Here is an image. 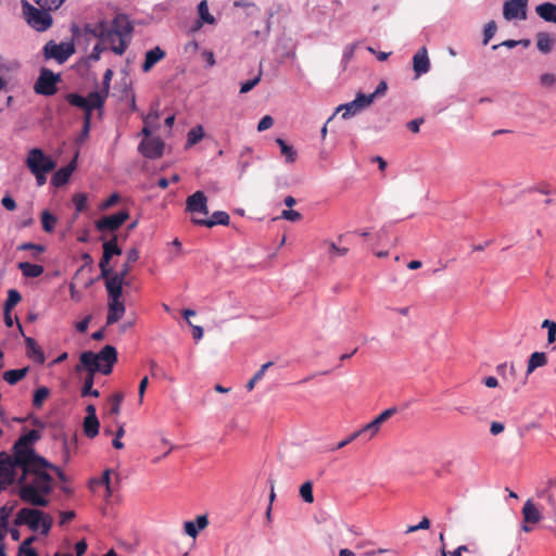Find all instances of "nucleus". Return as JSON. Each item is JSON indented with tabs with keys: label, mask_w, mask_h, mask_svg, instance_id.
<instances>
[{
	"label": "nucleus",
	"mask_w": 556,
	"mask_h": 556,
	"mask_svg": "<svg viewBox=\"0 0 556 556\" xmlns=\"http://www.w3.org/2000/svg\"><path fill=\"white\" fill-rule=\"evenodd\" d=\"M41 438L38 430L31 429L18 438L13 445L12 483L16 478V469L22 470L18 478V496L22 502L34 507H47L48 496L53 490V478L47 470L50 463L36 454L34 445Z\"/></svg>",
	"instance_id": "obj_1"
},
{
	"label": "nucleus",
	"mask_w": 556,
	"mask_h": 556,
	"mask_svg": "<svg viewBox=\"0 0 556 556\" xmlns=\"http://www.w3.org/2000/svg\"><path fill=\"white\" fill-rule=\"evenodd\" d=\"M85 31L101 42L109 43L115 54L122 55L131 39L134 25L126 14L118 13L110 23L102 20L96 24H87Z\"/></svg>",
	"instance_id": "obj_2"
},
{
	"label": "nucleus",
	"mask_w": 556,
	"mask_h": 556,
	"mask_svg": "<svg viewBox=\"0 0 556 556\" xmlns=\"http://www.w3.org/2000/svg\"><path fill=\"white\" fill-rule=\"evenodd\" d=\"M81 366L88 371H99L103 375L112 372L117 361V351L112 345H105L99 353L86 351L79 357Z\"/></svg>",
	"instance_id": "obj_3"
},
{
	"label": "nucleus",
	"mask_w": 556,
	"mask_h": 556,
	"mask_svg": "<svg viewBox=\"0 0 556 556\" xmlns=\"http://www.w3.org/2000/svg\"><path fill=\"white\" fill-rule=\"evenodd\" d=\"M53 518L36 507H24L18 510L14 519L15 526H27L31 531L41 529V533L47 535L52 527Z\"/></svg>",
	"instance_id": "obj_4"
},
{
	"label": "nucleus",
	"mask_w": 556,
	"mask_h": 556,
	"mask_svg": "<svg viewBox=\"0 0 556 556\" xmlns=\"http://www.w3.org/2000/svg\"><path fill=\"white\" fill-rule=\"evenodd\" d=\"M22 11L27 24L36 31L43 33L52 26L51 11L37 8L26 0H22Z\"/></svg>",
	"instance_id": "obj_5"
},
{
	"label": "nucleus",
	"mask_w": 556,
	"mask_h": 556,
	"mask_svg": "<svg viewBox=\"0 0 556 556\" xmlns=\"http://www.w3.org/2000/svg\"><path fill=\"white\" fill-rule=\"evenodd\" d=\"M75 52L74 45L71 42L56 43L53 40L48 41L43 47V55L47 60L53 59L63 64Z\"/></svg>",
	"instance_id": "obj_6"
},
{
	"label": "nucleus",
	"mask_w": 556,
	"mask_h": 556,
	"mask_svg": "<svg viewBox=\"0 0 556 556\" xmlns=\"http://www.w3.org/2000/svg\"><path fill=\"white\" fill-rule=\"evenodd\" d=\"M25 163L29 170L36 167L40 172H52L56 166V163L39 148L28 151Z\"/></svg>",
	"instance_id": "obj_7"
},
{
	"label": "nucleus",
	"mask_w": 556,
	"mask_h": 556,
	"mask_svg": "<svg viewBox=\"0 0 556 556\" xmlns=\"http://www.w3.org/2000/svg\"><path fill=\"white\" fill-rule=\"evenodd\" d=\"M59 76L54 75L52 71L42 68L40 75L35 83L34 90L38 94L52 96L56 92V81Z\"/></svg>",
	"instance_id": "obj_8"
},
{
	"label": "nucleus",
	"mask_w": 556,
	"mask_h": 556,
	"mask_svg": "<svg viewBox=\"0 0 556 556\" xmlns=\"http://www.w3.org/2000/svg\"><path fill=\"white\" fill-rule=\"evenodd\" d=\"M186 211L191 214V219L198 215H208L207 198L203 191H195L187 198Z\"/></svg>",
	"instance_id": "obj_9"
},
{
	"label": "nucleus",
	"mask_w": 556,
	"mask_h": 556,
	"mask_svg": "<svg viewBox=\"0 0 556 556\" xmlns=\"http://www.w3.org/2000/svg\"><path fill=\"white\" fill-rule=\"evenodd\" d=\"M127 275L128 268L125 266V268H122L118 273L114 275L110 274L109 277L105 278V288L110 300L121 299L123 285Z\"/></svg>",
	"instance_id": "obj_10"
},
{
	"label": "nucleus",
	"mask_w": 556,
	"mask_h": 556,
	"mask_svg": "<svg viewBox=\"0 0 556 556\" xmlns=\"http://www.w3.org/2000/svg\"><path fill=\"white\" fill-rule=\"evenodd\" d=\"M371 103L367 99L366 94L358 92L354 100L341 104L337 111H342L341 117L343 119H349L356 114L361 113L363 110H365L367 106H369Z\"/></svg>",
	"instance_id": "obj_11"
},
{
	"label": "nucleus",
	"mask_w": 556,
	"mask_h": 556,
	"mask_svg": "<svg viewBox=\"0 0 556 556\" xmlns=\"http://www.w3.org/2000/svg\"><path fill=\"white\" fill-rule=\"evenodd\" d=\"M529 0H508L503 5V16L506 21L526 20Z\"/></svg>",
	"instance_id": "obj_12"
},
{
	"label": "nucleus",
	"mask_w": 556,
	"mask_h": 556,
	"mask_svg": "<svg viewBox=\"0 0 556 556\" xmlns=\"http://www.w3.org/2000/svg\"><path fill=\"white\" fill-rule=\"evenodd\" d=\"M129 217L127 211L123 210L115 214L104 216L96 222V228L99 231H114L118 229Z\"/></svg>",
	"instance_id": "obj_13"
},
{
	"label": "nucleus",
	"mask_w": 556,
	"mask_h": 556,
	"mask_svg": "<svg viewBox=\"0 0 556 556\" xmlns=\"http://www.w3.org/2000/svg\"><path fill=\"white\" fill-rule=\"evenodd\" d=\"M396 413L395 407H390L378 415L372 421L361 428L366 440L372 439L380 430L381 425Z\"/></svg>",
	"instance_id": "obj_14"
},
{
	"label": "nucleus",
	"mask_w": 556,
	"mask_h": 556,
	"mask_svg": "<svg viewBox=\"0 0 556 556\" xmlns=\"http://www.w3.org/2000/svg\"><path fill=\"white\" fill-rule=\"evenodd\" d=\"M164 144L159 138L142 140L139 144V151L148 159L160 157L163 153Z\"/></svg>",
	"instance_id": "obj_15"
},
{
	"label": "nucleus",
	"mask_w": 556,
	"mask_h": 556,
	"mask_svg": "<svg viewBox=\"0 0 556 556\" xmlns=\"http://www.w3.org/2000/svg\"><path fill=\"white\" fill-rule=\"evenodd\" d=\"M191 222L198 226H205L207 228H212L216 225L227 226L230 222V217L228 213H226L225 211H216L212 214L210 218L193 217Z\"/></svg>",
	"instance_id": "obj_16"
},
{
	"label": "nucleus",
	"mask_w": 556,
	"mask_h": 556,
	"mask_svg": "<svg viewBox=\"0 0 556 556\" xmlns=\"http://www.w3.org/2000/svg\"><path fill=\"white\" fill-rule=\"evenodd\" d=\"M413 68L417 77L430 71V61L425 47L420 48L413 58Z\"/></svg>",
	"instance_id": "obj_17"
},
{
	"label": "nucleus",
	"mask_w": 556,
	"mask_h": 556,
	"mask_svg": "<svg viewBox=\"0 0 556 556\" xmlns=\"http://www.w3.org/2000/svg\"><path fill=\"white\" fill-rule=\"evenodd\" d=\"M12 464L10 455L2 452L0 454V490L5 489L12 483Z\"/></svg>",
	"instance_id": "obj_18"
},
{
	"label": "nucleus",
	"mask_w": 556,
	"mask_h": 556,
	"mask_svg": "<svg viewBox=\"0 0 556 556\" xmlns=\"http://www.w3.org/2000/svg\"><path fill=\"white\" fill-rule=\"evenodd\" d=\"M75 168L76 157L73 159L66 166L61 167L54 173L51 179L52 185L55 187H62L66 185Z\"/></svg>",
	"instance_id": "obj_19"
},
{
	"label": "nucleus",
	"mask_w": 556,
	"mask_h": 556,
	"mask_svg": "<svg viewBox=\"0 0 556 556\" xmlns=\"http://www.w3.org/2000/svg\"><path fill=\"white\" fill-rule=\"evenodd\" d=\"M125 313V305L121 299L110 300L109 312L106 316V325H113L117 323Z\"/></svg>",
	"instance_id": "obj_20"
},
{
	"label": "nucleus",
	"mask_w": 556,
	"mask_h": 556,
	"mask_svg": "<svg viewBox=\"0 0 556 556\" xmlns=\"http://www.w3.org/2000/svg\"><path fill=\"white\" fill-rule=\"evenodd\" d=\"M165 58V51L160 47H155L146 52L144 62L142 64V71L148 73L151 68L161 60Z\"/></svg>",
	"instance_id": "obj_21"
},
{
	"label": "nucleus",
	"mask_w": 556,
	"mask_h": 556,
	"mask_svg": "<svg viewBox=\"0 0 556 556\" xmlns=\"http://www.w3.org/2000/svg\"><path fill=\"white\" fill-rule=\"evenodd\" d=\"M555 43L556 38L554 35L545 31H540L536 34V48L541 53H549L553 50Z\"/></svg>",
	"instance_id": "obj_22"
},
{
	"label": "nucleus",
	"mask_w": 556,
	"mask_h": 556,
	"mask_svg": "<svg viewBox=\"0 0 556 556\" xmlns=\"http://www.w3.org/2000/svg\"><path fill=\"white\" fill-rule=\"evenodd\" d=\"M535 13L545 22L556 24V4L544 2L535 8Z\"/></svg>",
	"instance_id": "obj_23"
},
{
	"label": "nucleus",
	"mask_w": 556,
	"mask_h": 556,
	"mask_svg": "<svg viewBox=\"0 0 556 556\" xmlns=\"http://www.w3.org/2000/svg\"><path fill=\"white\" fill-rule=\"evenodd\" d=\"M27 356L33 358L38 364L45 363V354L41 348L37 344L35 339L27 337L25 338Z\"/></svg>",
	"instance_id": "obj_24"
},
{
	"label": "nucleus",
	"mask_w": 556,
	"mask_h": 556,
	"mask_svg": "<svg viewBox=\"0 0 556 556\" xmlns=\"http://www.w3.org/2000/svg\"><path fill=\"white\" fill-rule=\"evenodd\" d=\"M108 97V91L99 92L93 91L88 94L87 100V114H92L94 109H101L104 104L105 98Z\"/></svg>",
	"instance_id": "obj_25"
},
{
	"label": "nucleus",
	"mask_w": 556,
	"mask_h": 556,
	"mask_svg": "<svg viewBox=\"0 0 556 556\" xmlns=\"http://www.w3.org/2000/svg\"><path fill=\"white\" fill-rule=\"evenodd\" d=\"M525 522L536 523L541 520V514L531 500H528L522 507Z\"/></svg>",
	"instance_id": "obj_26"
},
{
	"label": "nucleus",
	"mask_w": 556,
	"mask_h": 556,
	"mask_svg": "<svg viewBox=\"0 0 556 556\" xmlns=\"http://www.w3.org/2000/svg\"><path fill=\"white\" fill-rule=\"evenodd\" d=\"M18 269L22 271L24 277L36 278L42 275L43 266L38 264H31L29 262H21L17 264Z\"/></svg>",
	"instance_id": "obj_27"
},
{
	"label": "nucleus",
	"mask_w": 556,
	"mask_h": 556,
	"mask_svg": "<svg viewBox=\"0 0 556 556\" xmlns=\"http://www.w3.org/2000/svg\"><path fill=\"white\" fill-rule=\"evenodd\" d=\"M547 357L544 352H534L530 355L527 365V376L532 374L536 368L546 365Z\"/></svg>",
	"instance_id": "obj_28"
},
{
	"label": "nucleus",
	"mask_w": 556,
	"mask_h": 556,
	"mask_svg": "<svg viewBox=\"0 0 556 556\" xmlns=\"http://www.w3.org/2000/svg\"><path fill=\"white\" fill-rule=\"evenodd\" d=\"M27 371H28L27 367L20 368V369H10L3 374V379L9 384H15L26 376Z\"/></svg>",
	"instance_id": "obj_29"
},
{
	"label": "nucleus",
	"mask_w": 556,
	"mask_h": 556,
	"mask_svg": "<svg viewBox=\"0 0 556 556\" xmlns=\"http://www.w3.org/2000/svg\"><path fill=\"white\" fill-rule=\"evenodd\" d=\"M277 144L280 148L281 154L286 157V162L293 163L296 160V151L292 146H289L283 139L277 138Z\"/></svg>",
	"instance_id": "obj_30"
},
{
	"label": "nucleus",
	"mask_w": 556,
	"mask_h": 556,
	"mask_svg": "<svg viewBox=\"0 0 556 556\" xmlns=\"http://www.w3.org/2000/svg\"><path fill=\"white\" fill-rule=\"evenodd\" d=\"M88 376L86 377L85 381H84V386H83V390H81V395L83 396H93V397H98L99 396V391L93 389L92 386H93V380H94V374L97 371H88Z\"/></svg>",
	"instance_id": "obj_31"
},
{
	"label": "nucleus",
	"mask_w": 556,
	"mask_h": 556,
	"mask_svg": "<svg viewBox=\"0 0 556 556\" xmlns=\"http://www.w3.org/2000/svg\"><path fill=\"white\" fill-rule=\"evenodd\" d=\"M100 422L98 418H84V432L88 438H94L99 433Z\"/></svg>",
	"instance_id": "obj_32"
},
{
	"label": "nucleus",
	"mask_w": 556,
	"mask_h": 556,
	"mask_svg": "<svg viewBox=\"0 0 556 556\" xmlns=\"http://www.w3.org/2000/svg\"><path fill=\"white\" fill-rule=\"evenodd\" d=\"M102 248L103 254H105L110 258L122 254V249L117 245L116 236H114L111 240L104 241Z\"/></svg>",
	"instance_id": "obj_33"
},
{
	"label": "nucleus",
	"mask_w": 556,
	"mask_h": 556,
	"mask_svg": "<svg viewBox=\"0 0 556 556\" xmlns=\"http://www.w3.org/2000/svg\"><path fill=\"white\" fill-rule=\"evenodd\" d=\"M204 131L202 126L198 125L192 127L187 135V148L194 146L202 140Z\"/></svg>",
	"instance_id": "obj_34"
},
{
	"label": "nucleus",
	"mask_w": 556,
	"mask_h": 556,
	"mask_svg": "<svg viewBox=\"0 0 556 556\" xmlns=\"http://www.w3.org/2000/svg\"><path fill=\"white\" fill-rule=\"evenodd\" d=\"M22 296L16 289H10L8 291V299L4 304V311L11 312V309L21 301Z\"/></svg>",
	"instance_id": "obj_35"
},
{
	"label": "nucleus",
	"mask_w": 556,
	"mask_h": 556,
	"mask_svg": "<svg viewBox=\"0 0 556 556\" xmlns=\"http://www.w3.org/2000/svg\"><path fill=\"white\" fill-rule=\"evenodd\" d=\"M198 12H199V16L202 22L207 23V24H213L215 22L214 16L210 14L208 5L205 0H202L199 3Z\"/></svg>",
	"instance_id": "obj_36"
},
{
	"label": "nucleus",
	"mask_w": 556,
	"mask_h": 556,
	"mask_svg": "<svg viewBox=\"0 0 556 556\" xmlns=\"http://www.w3.org/2000/svg\"><path fill=\"white\" fill-rule=\"evenodd\" d=\"M273 366V362H267L265 363L264 365H262V367L255 372V375L252 377V379L247 383V389L248 391H252L255 383L257 381H260L264 375H265V371L270 367Z\"/></svg>",
	"instance_id": "obj_37"
},
{
	"label": "nucleus",
	"mask_w": 556,
	"mask_h": 556,
	"mask_svg": "<svg viewBox=\"0 0 556 556\" xmlns=\"http://www.w3.org/2000/svg\"><path fill=\"white\" fill-rule=\"evenodd\" d=\"M300 496L305 503L314 502L313 483L311 481H306L300 486Z\"/></svg>",
	"instance_id": "obj_38"
},
{
	"label": "nucleus",
	"mask_w": 556,
	"mask_h": 556,
	"mask_svg": "<svg viewBox=\"0 0 556 556\" xmlns=\"http://www.w3.org/2000/svg\"><path fill=\"white\" fill-rule=\"evenodd\" d=\"M21 67V63L17 60H4L0 55V74L15 72Z\"/></svg>",
	"instance_id": "obj_39"
},
{
	"label": "nucleus",
	"mask_w": 556,
	"mask_h": 556,
	"mask_svg": "<svg viewBox=\"0 0 556 556\" xmlns=\"http://www.w3.org/2000/svg\"><path fill=\"white\" fill-rule=\"evenodd\" d=\"M262 74L263 71L261 65L257 75L253 79L241 83L240 93H248L249 91H251L261 81Z\"/></svg>",
	"instance_id": "obj_40"
},
{
	"label": "nucleus",
	"mask_w": 556,
	"mask_h": 556,
	"mask_svg": "<svg viewBox=\"0 0 556 556\" xmlns=\"http://www.w3.org/2000/svg\"><path fill=\"white\" fill-rule=\"evenodd\" d=\"M111 472H112L111 469H106L99 480H94L93 481L94 483H99V484L105 485L106 497H110L113 494V492H114V488H113L112 482H111Z\"/></svg>",
	"instance_id": "obj_41"
},
{
	"label": "nucleus",
	"mask_w": 556,
	"mask_h": 556,
	"mask_svg": "<svg viewBox=\"0 0 556 556\" xmlns=\"http://www.w3.org/2000/svg\"><path fill=\"white\" fill-rule=\"evenodd\" d=\"M42 228L47 232H52L54 230L56 218L50 214L48 211H43L41 215Z\"/></svg>",
	"instance_id": "obj_42"
},
{
	"label": "nucleus",
	"mask_w": 556,
	"mask_h": 556,
	"mask_svg": "<svg viewBox=\"0 0 556 556\" xmlns=\"http://www.w3.org/2000/svg\"><path fill=\"white\" fill-rule=\"evenodd\" d=\"M66 100L71 105L83 109L85 114H87V100L85 97L77 93H68Z\"/></svg>",
	"instance_id": "obj_43"
},
{
	"label": "nucleus",
	"mask_w": 556,
	"mask_h": 556,
	"mask_svg": "<svg viewBox=\"0 0 556 556\" xmlns=\"http://www.w3.org/2000/svg\"><path fill=\"white\" fill-rule=\"evenodd\" d=\"M34 1L39 8L47 9L48 11L58 10L64 2V0H34Z\"/></svg>",
	"instance_id": "obj_44"
},
{
	"label": "nucleus",
	"mask_w": 556,
	"mask_h": 556,
	"mask_svg": "<svg viewBox=\"0 0 556 556\" xmlns=\"http://www.w3.org/2000/svg\"><path fill=\"white\" fill-rule=\"evenodd\" d=\"M542 328L547 329V342L549 344L554 343L556 340V323L549 319H545L542 323Z\"/></svg>",
	"instance_id": "obj_45"
},
{
	"label": "nucleus",
	"mask_w": 556,
	"mask_h": 556,
	"mask_svg": "<svg viewBox=\"0 0 556 556\" xmlns=\"http://www.w3.org/2000/svg\"><path fill=\"white\" fill-rule=\"evenodd\" d=\"M49 390L46 387L38 388L34 393L33 404L36 407H40L43 401L48 397Z\"/></svg>",
	"instance_id": "obj_46"
},
{
	"label": "nucleus",
	"mask_w": 556,
	"mask_h": 556,
	"mask_svg": "<svg viewBox=\"0 0 556 556\" xmlns=\"http://www.w3.org/2000/svg\"><path fill=\"white\" fill-rule=\"evenodd\" d=\"M73 202L75 204L76 214H79L86 208L87 195L85 193H77L73 197Z\"/></svg>",
	"instance_id": "obj_47"
},
{
	"label": "nucleus",
	"mask_w": 556,
	"mask_h": 556,
	"mask_svg": "<svg viewBox=\"0 0 556 556\" xmlns=\"http://www.w3.org/2000/svg\"><path fill=\"white\" fill-rule=\"evenodd\" d=\"M139 258V251L136 248L130 249L126 253V262L123 264L122 268L127 266L128 273L130 271V266L132 263H136Z\"/></svg>",
	"instance_id": "obj_48"
},
{
	"label": "nucleus",
	"mask_w": 556,
	"mask_h": 556,
	"mask_svg": "<svg viewBox=\"0 0 556 556\" xmlns=\"http://www.w3.org/2000/svg\"><path fill=\"white\" fill-rule=\"evenodd\" d=\"M387 89H388L387 83L384 80H381L378 84L376 90L372 93L366 94V97L369 100V102L372 103L376 98L384 94Z\"/></svg>",
	"instance_id": "obj_49"
},
{
	"label": "nucleus",
	"mask_w": 556,
	"mask_h": 556,
	"mask_svg": "<svg viewBox=\"0 0 556 556\" xmlns=\"http://www.w3.org/2000/svg\"><path fill=\"white\" fill-rule=\"evenodd\" d=\"M110 261H111V258L109 256H106L105 254H102V257L99 263L102 278H108L109 275L111 274Z\"/></svg>",
	"instance_id": "obj_50"
},
{
	"label": "nucleus",
	"mask_w": 556,
	"mask_h": 556,
	"mask_svg": "<svg viewBox=\"0 0 556 556\" xmlns=\"http://www.w3.org/2000/svg\"><path fill=\"white\" fill-rule=\"evenodd\" d=\"M495 31H496V24L494 21L489 22L484 26V30H483V43L484 45H486L490 41V39L495 35Z\"/></svg>",
	"instance_id": "obj_51"
},
{
	"label": "nucleus",
	"mask_w": 556,
	"mask_h": 556,
	"mask_svg": "<svg viewBox=\"0 0 556 556\" xmlns=\"http://www.w3.org/2000/svg\"><path fill=\"white\" fill-rule=\"evenodd\" d=\"M14 508H15V504L4 505L0 508V523L7 526L8 519L11 516Z\"/></svg>",
	"instance_id": "obj_52"
},
{
	"label": "nucleus",
	"mask_w": 556,
	"mask_h": 556,
	"mask_svg": "<svg viewBox=\"0 0 556 556\" xmlns=\"http://www.w3.org/2000/svg\"><path fill=\"white\" fill-rule=\"evenodd\" d=\"M359 437H364L363 432H361V429L353 432L351 435H349L346 439L340 441L336 447H333L332 450H340V448H343L344 446H346L348 444H350L351 442H353L354 440H356L357 438Z\"/></svg>",
	"instance_id": "obj_53"
},
{
	"label": "nucleus",
	"mask_w": 556,
	"mask_h": 556,
	"mask_svg": "<svg viewBox=\"0 0 556 556\" xmlns=\"http://www.w3.org/2000/svg\"><path fill=\"white\" fill-rule=\"evenodd\" d=\"M496 371L498 375H501L504 378H506L507 372H509V375L514 377L515 376V366H514V364H510L508 366L507 363H502L496 367Z\"/></svg>",
	"instance_id": "obj_54"
},
{
	"label": "nucleus",
	"mask_w": 556,
	"mask_h": 556,
	"mask_svg": "<svg viewBox=\"0 0 556 556\" xmlns=\"http://www.w3.org/2000/svg\"><path fill=\"white\" fill-rule=\"evenodd\" d=\"M30 173L35 176L38 186H43L47 181V174L50 172H40L36 167H31Z\"/></svg>",
	"instance_id": "obj_55"
},
{
	"label": "nucleus",
	"mask_w": 556,
	"mask_h": 556,
	"mask_svg": "<svg viewBox=\"0 0 556 556\" xmlns=\"http://www.w3.org/2000/svg\"><path fill=\"white\" fill-rule=\"evenodd\" d=\"M281 217L286 220L296 222L301 218V214L294 210H283L281 212Z\"/></svg>",
	"instance_id": "obj_56"
},
{
	"label": "nucleus",
	"mask_w": 556,
	"mask_h": 556,
	"mask_svg": "<svg viewBox=\"0 0 556 556\" xmlns=\"http://www.w3.org/2000/svg\"><path fill=\"white\" fill-rule=\"evenodd\" d=\"M274 124V119L271 116L269 115H265L264 117L261 118V121L258 122V125H257V130L258 131H264L268 128H270Z\"/></svg>",
	"instance_id": "obj_57"
},
{
	"label": "nucleus",
	"mask_w": 556,
	"mask_h": 556,
	"mask_svg": "<svg viewBox=\"0 0 556 556\" xmlns=\"http://www.w3.org/2000/svg\"><path fill=\"white\" fill-rule=\"evenodd\" d=\"M18 250H21V251L34 250L37 253H42L45 251V248L42 245H40V244H36V243H31V242H25V243H22L18 247Z\"/></svg>",
	"instance_id": "obj_58"
},
{
	"label": "nucleus",
	"mask_w": 556,
	"mask_h": 556,
	"mask_svg": "<svg viewBox=\"0 0 556 556\" xmlns=\"http://www.w3.org/2000/svg\"><path fill=\"white\" fill-rule=\"evenodd\" d=\"M185 532L191 538H195L198 535L199 529L197 528L193 521H186L184 525Z\"/></svg>",
	"instance_id": "obj_59"
},
{
	"label": "nucleus",
	"mask_w": 556,
	"mask_h": 556,
	"mask_svg": "<svg viewBox=\"0 0 556 556\" xmlns=\"http://www.w3.org/2000/svg\"><path fill=\"white\" fill-rule=\"evenodd\" d=\"M329 247V253L343 256L349 252L348 248H339L333 242H326Z\"/></svg>",
	"instance_id": "obj_60"
},
{
	"label": "nucleus",
	"mask_w": 556,
	"mask_h": 556,
	"mask_svg": "<svg viewBox=\"0 0 556 556\" xmlns=\"http://www.w3.org/2000/svg\"><path fill=\"white\" fill-rule=\"evenodd\" d=\"M540 81L543 86L549 87L556 83V76L554 74L546 73L541 75Z\"/></svg>",
	"instance_id": "obj_61"
},
{
	"label": "nucleus",
	"mask_w": 556,
	"mask_h": 556,
	"mask_svg": "<svg viewBox=\"0 0 556 556\" xmlns=\"http://www.w3.org/2000/svg\"><path fill=\"white\" fill-rule=\"evenodd\" d=\"M1 204L8 210V211H14L16 208V202L15 200L10 195H4L1 200Z\"/></svg>",
	"instance_id": "obj_62"
},
{
	"label": "nucleus",
	"mask_w": 556,
	"mask_h": 556,
	"mask_svg": "<svg viewBox=\"0 0 556 556\" xmlns=\"http://www.w3.org/2000/svg\"><path fill=\"white\" fill-rule=\"evenodd\" d=\"M355 49H356V43H351V45L345 46V48L343 50V61L349 62L353 58Z\"/></svg>",
	"instance_id": "obj_63"
},
{
	"label": "nucleus",
	"mask_w": 556,
	"mask_h": 556,
	"mask_svg": "<svg viewBox=\"0 0 556 556\" xmlns=\"http://www.w3.org/2000/svg\"><path fill=\"white\" fill-rule=\"evenodd\" d=\"M47 470L54 471L56 473L58 478L60 479V481H62L63 483H65L67 481L66 475L60 467L50 463V466H47Z\"/></svg>",
	"instance_id": "obj_64"
}]
</instances>
